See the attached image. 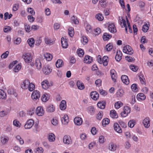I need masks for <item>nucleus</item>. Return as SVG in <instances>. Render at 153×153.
Wrapping results in <instances>:
<instances>
[{
  "instance_id": "obj_1",
  "label": "nucleus",
  "mask_w": 153,
  "mask_h": 153,
  "mask_svg": "<svg viewBox=\"0 0 153 153\" xmlns=\"http://www.w3.org/2000/svg\"><path fill=\"white\" fill-rule=\"evenodd\" d=\"M22 58L26 63H29L32 61L31 55L30 53H24L22 55Z\"/></svg>"
},
{
  "instance_id": "obj_2",
  "label": "nucleus",
  "mask_w": 153,
  "mask_h": 153,
  "mask_svg": "<svg viewBox=\"0 0 153 153\" xmlns=\"http://www.w3.org/2000/svg\"><path fill=\"white\" fill-rule=\"evenodd\" d=\"M123 52L125 53L130 55H132L133 53V51L131 47L129 45H127L123 47Z\"/></svg>"
},
{
  "instance_id": "obj_3",
  "label": "nucleus",
  "mask_w": 153,
  "mask_h": 153,
  "mask_svg": "<svg viewBox=\"0 0 153 153\" xmlns=\"http://www.w3.org/2000/svg\"><path fill=\"white\" fill-rule=\"evenodd\" d=\"M40 93L38 91H34L32 94V99L34 100L38 99L40 97Z\"/></svg>"
},
{
  "instance_id": "obj_4",
  "label": "nucleus",
  "mask_w": 153,
  "mask_h": 153,
  "mask_svg": "<svg viewBox=\"0 0 153 153\" xmlns=\"http://www.w3.org/2000/svg\"><path fill=\"white\" fill-rule=\"evenodd\" d=\"M34 123V121L32 119H30L27 120L25 125V129H30L33 126Z\"/></svg>"
},
{
  "instance_id": "obj_5",
  "label": "nucleus",
  "mask_w": 153,
  "mask_h": 153,
  "mask_svg": "<svg viewBox=\"0 0 153 153\" xmlns=\"http://www.w3.org/2000/svg\"><path fill=\"white\" fill-rule=\"evenodd\" d=\"M30 83L29 80L25 79L22 83L21 86L22 88L24 89H27L28 87V85Z\"/></svg>"
},
{
  "instance_id": "obj_6",
  "label": "nucleus",
  "mask_w": 153,
  "mask_h": 153,
  "mask_svg": "<svg viewBox=\"0 0 153 153\" xmlns=\"http://www.w3.org/2000/svg\"><path fill=\"white\" fill-rule=\"evenodd\" d=\"M44 113L43 107L41 106L38 107L36 108V113L39 116H41L43 115Z\"/></svg>"
},
{
  "instance_id": "obj_7",
  "label": "nucleus",
  "mask_w": 153,
  "mask_h": 153,
  "mask_svg": "<svg viewBox=\"0 0 153 153\" xmlns=\"http://www.w3.org/2000/svg\"><path fill=\"white\" fill-rule=\"evenodd\" d=\"M150 120L149 117H146L143 120V123L145 127L148 128L150 126Z\"/></svg>"
},
{
  "instance_id": "obj_8",
  "label": "nucleus",
  "mask_w": 153,
  "mask_h": 153,
  "mask_svg": "<svg viewBox=\"0 0 153 153\" xmlns=\"http://www.w3.org/2000/svg\"><path fill=\"white\" fill-rule=\"evenodd\" d=\"M108 29L109 31L112 33H115L117 31L113 23L110 24L109 25Z\"/></svg>"
},
{
  "instance_id": "obj_9",
  "label": "nucleus",
  "mask_w": 153,
  "mask_h": 153,
  "mask_svg": "<svg viewBox=\"0 0 153 153\" xmlns=\"http://www.w3.org/2000/svg\"><path fill=\"white\" fill-rule=\"evenodd\" d=\"M63 141L65 144H69L71 143L70 137L68 135H65L63 138Z\"/></svg>"
},
{
  "instance_id": "obj_10",
  "label": "nucleus",
  "mask_w": 153,
  "mask_h": 153,
  "mask_svg": "<svg viewBox=\"0 0 153 153\" xmlns=\"http://www.w3.org/2000/svg\"><path fill=\"white\" fill-rule=\"evenodd\" d=\"M61 42L62 46L63 48H66L68 46V43L67 42V39H65L63 37L61 38Z\"/></svg>"
},
{
  "instance_id": "obj_11",
  "label": "nucleus",
  "mask_w": 153,
  "mask_h": 153,
  "mask_svg": "<svg viewBox=\"0 0 153 153\" xmlns=\"http://www.w3.org/2000/svg\"><path fill=\"white\" fill-rule=\"evenodd\" d=\"M114 130L116 132L119 133H122V129L118 123H115L114 124Z\"/></svg>"
},
{
  "instance_id": "obj_12",
  "label": "nucleus",
  "mask_w": 153,
  "mask_h": 153,
  "mask_svg": "<svg viewBox=\"0 0 153 153\" xmlns=\"http://www.w3.org/2000/svg\"><path fill=\"white\" fill-rule=\"evenodd\" d=\"M90 96L92 99L96 100L98 99L99 94L96 91H92L90 94Z\"/></svg>"
},
{
  "instance_id": "obj_13",
  "label": "nucleus",
  "mask_w": 153,
  "mask_h": 153,
  "mask_svg": "<svg viewBox=\"0 0 153 153\" xmlns=\"http://www.w3.org/2000/svg\"><path fill=\"white\" fill-rule=\"evenodd\" d=\"M9 138L7 136L2 135L1 137V143L3 144L7 143L9 140Z\"/></svg>"
},
{
  "instance_id": "obj_14",
  "label": "nucleus",
  "mask_w": 153,
  "mask_h": 153,
  "mask_svg": "<svg viewBox=\"0 0 153 153\" xmlns=\"http://www.w3.org/2000/svg\"><path fill=\"white\" fill-rule=\"evenodd\" d=\"M75 124L78 126L80 125L82 123V121L81 118L79 117H76L74 119Z\"/></svg>"
},
{
  "instance_id": "obj_15",
  "label": "nucleus",
  "mask_w": 153,
  "mask_h": 153,
  "mask_svg": "<svg viewBox=\"0 0 153 153\" xmlns=\"http://www.w3.org/2000/svg\"><path fill=\"white\" fill-rule=\"evenodd\" d=\"M121 80L126 85H128L129 83V80L128 76L126 75H123L121 77Z\"/></svg>"
},
{
  "instance_id": "obj_16",
  "label": "nucleus",
  "mask_w": 153,
  "mask_h": 153,
  "mask_svg": "<svg viewBox=\"0 0 153 153\" xmlns=\"http://www.w3.org/2000/svg\"><path fill=\"white\" fill-rule=\"evenodd\" d=\"M122 54L120 50H118L115 57L116 60L118 62L120 61L122 59Z\"/></svg>"
},
{
  "instance_id": "obj_17",
  "label": "nucleus",
  "mask_w": 153,
  "mask_h": 153,
  "mask_svg": "<svg viewBox=\"0 0 153 153\" xmlns=\"http://www.w3.org/2000/svg\"><path fill=\"white\" fill-rule=\"evenodd\" d=\"M115 71L114 69H111V75L112 80L114 82L116 81V79L117 78L116 74H115Z\"/></svg>"
},
{
  "instance_id": "obj_18",
  "label": "nucleus",
  "mask_w": 153,
  "mask_h": 153,
  "mask_svg": "<svg viewBox=\"0 0 153 153\" xmlns=\"http://www.w3.org/2000/svg\"><path fill=\"white\" fill-rule=\"evenodd\" d=\"M106 104L105 101H102L98 102L97 103V105L98 107L100 108L104 109L105 108Z\"/></svg>"
},
{
  "instance_id": "obj_19",
  "label": "nucleus",
  "mask_w": 153,
  "mask_h": 153,
  "mask_svg": "<svg viewBox=\"0 0 153 153\" xmlns=\"http://www.w3.org/2000/svg\"><path fill=\"white\" fill-rule=\"evenodd\" d=\"M41 84L42 88L45 89H47L50 86L48 81L46 80L43 81Z\"/></svg>"
},
{
  "instance_id": "obj_20",
  "label": "nucleus",
  "mask_w": 153,
  "mask_h": 153,
  "mask_svg": "<svg viewBox=\"0 0 153 153\" xmlns=\"http://www.w3.org/2000/svg\"><path fill=\"white\" fill-rule=\"evenodd\" d=\"M68 121V116L67 114L64 115L63 117L61 118V122L63 124L66 125Z\"/></svg>"
},
{
  "instance_id": "obj_21",
  "label": "nucleus",
  "mask_w": 153,
  "mask_h": 153,
  "mask_svg": "<svg viewBox=\"0 0 153 153\" xmlns=\"http://www.w3.org/2000/svg\"><path fill=\"white\" fill-rule=\"evenodd\" d=\"M55 107L52 105H48L46 108V111L48 112H52L54 111Z\"/></svg>"
},
{
  "instance_id": "obj_22",
  "label": "nucleus",
  "mask_w": 153,
  "mask_h": 153,
  "mask_svg": "<svg viewBox=\"0 0 153 153\" xmlns=\"http://www.w3.org/2000/svg\"><path fill=\"white\" fill-rule=\"evenodd\" d=\"M59 107L61 110H65L66 107V102L65 100H62L60 103Z\"/></svg>"
},
{
  "instance_id": "obj_23",
  "label": "nucleus",
  "mask_w": 153,
  "mask_h": 153,
  "mask_svg": "<svg viewBox=\"0 0 153 153\" xmlns=\"http://www.w3.org/2000/svg\"><path fill=\"white\" fill-rule=\"evenodd\" d=\"M35 65L36 68L38 70H40L42 68V64L40 60L38 59H36L35 61Z\"/></svg>"
},
{
  "instance_id": "obj_24",
  "label": "nucleus",
  "mask_w": 153,
  "mask_h": 153,
  "mask_svg": "<svg viewBox=\"0 0 153 153\" xmlns=\"http://www.w3.org/2000/svg\"><path fill=\"white\" fill-rule=\"evenodd\" d=\"M117 146L115 144L111 143L109 144V149L110 150L114 151L116 149Z\"/></svg>"
},
{
  "instance_id": "obj_25",
  "label": "nucleus",
  "mask_w": 153,
  "mask_h": 153,
  "mask_svg": "<svg viewBox=\"0 0 153 153\" xmlns=\"http://www.w3.org/2000/svg\"><path fill=\"white\" fill-rule=\"evenodd\" d=\"M110 116L112 118H117L118 115L116 111L114 110H111L110 111Z\"/></svg>"
},
{
  "instance_id": "obj_26",
  "label": "nucleus",
  "mask_w": 153,
  "mask_h": 153,
  "mask_svg": "<svg viewBox=\"0 0 153 153\" xmlns=\"http://www.w3.org/2000/svg\"><path fill=\"white\" fill-rule=\"evenodd\" d=\"M63 65V62L62 60L59 59L56 62V65L57 68L62 67Z\"/></svg>"
},
{
  "instance_id": "obj_27",
  "label": "nucleus",
  "mask_w": 153,
  "mask_h": 153,
  "mask_svg": "<svg viewBox=\"0 0 153 153\" xmlns=\"http://www.w3.org/2000/svg\"><path fill=\"white\" fill-rule=\"evenodd\" d=\"M76 85L78 88L80 90H83L85 88L83 83L79 80L77 81Z\"/></svg>"
},
{
  "instance_id": "obj_28",
  "label": "nucleus",
  "mask_w": 153,
  "mask_h": 153,
  "mask_svg": "<svg viewBox=\"0 0 153 153\" xmlns=\"http://www.w3.org/2000/svg\"><path fill=\"white\" fill-rule=\"evenodd\" d=\"M92 61V58L89 56H85L84 58V62L86 63H90Z\"/></svg>"
},
{
  "instance_id": "obj_29",
  "label": "nucleus",
  "mask_w": 153,
  "mask_h": 153,
  "mask_svg": "<svg viewBox=\"0 0 153 153\" xmlns=\"http://www.w3.org/2000/svg\"><path fill=\"white\" fill-rule=\"evenodd\" d=\"M137 99L139 100H144L146 99V97L144 94L142 93L138 94L137 96Z\"/></svg>"
},
{
  "instance_id": "obj_30",
  "label": "nucleus",
  "mask_w": 153,
  "mask_h": 153,
  "mask_svg": "<svg viewBox=\"0 0 153 153\" xmlns=\"http://www.w3.org/2000/svg\"><path fill=\"white\" fill-rule=\"evenodd\" d=\"M102 61L103 65L104 66H106L108 65V57L107 56H104L102 58Z\"/></svg>"
},
{
  "instance_id": "obj_31",
  "label": "nucleus",
  "mask_w": 153,
  "mask_h": 153,
  "mask_svg": "<svg viewBox=\"0 0 153 153\" xmlns=\"http://www.w3.org/2000/svg\"><path fill=\"white\" fill-rule=\"evenodd\" d=\"M52 69H50L49 67L47 66L45 67L43 69V71L45 74H48L51 71Z\"/></svg>"
},
{
  "instance_id": "obj_32",
  "label": "nucleus",
  "mask_w": 153,
  "mask_h": 153,
  "mask_svg": "<svg viewBox=\"0 0 153 153\" xmlns=\"http://www.w3.org/2000/svg\"><path fill=\"white\" fill-rule=\"evenodd\" d=\"M55 136L53 133H51L49 134L48 139L50 142H53L55 140Z\"/></svg>"
},
{
  "instance_id": "obj_33",
  "label": "nucleus",
  "mask_w": 153,
  "mask_h": 153,
  "mask_svg": "<svg viewBox=\"0 0 153 153\" xmlns=\"http://www.w3.org/2000/svg\"><path fill=\"white\" fill-rule=\"evenodd\" d=\"M124 92L122 89H119L117 91L116 93V95L117 97H122L124 94Z\"/></svg>"
},
{
  "instance_id": "obj_34",
  "label": "nucleus",
  "mask_w": 153,
  "mask_h": 153,
  "mask_svg": "<svg viewBox=\"0 0 153 153\" xmlns=\"http://www.w3.org/2000/svg\"><path fill=\"white\" fill-rule=\"evenodd\" d=\"M81 42L83 45L86 44L88 42V40L87 37L82 36L81 38Z\"/></svg>"
},
{
  "instance_id": "obj_35",
  "label": "nucleus",
  "mask_w": 153,
  "mask_h": 153,
  "mask_svg": "<svg viewBox=\"0 0 153 153\" xmlns=\"http://www.w3.org/2000/svg\"><path fill=\"white\" fill-rule=\"evenodd\" d=\"M112 37L111 35L107 33H105L103 36L102 37L104 40H107L111 38Z\"/></svg>"
},
{
  "instance_id": "obj_36",
  "label": "nucleus",
  "mask_w": 153,
  "mask_h": 153,
  "mask_svg": "<svg viewBox=\"0 0 153 153\" xmlns=\"http://www.w3.org/2000/svg\"><path fill=\"white\" fill-rule=\"evenodd\" d=\"M45 57L46 60L48 61H50L53 58L52 55L50 53H47L44 55Z\"/></svg>"
},
{
  "instance_id": "obj_37",
  "label": "nucleus",
  "mask_w": 153,
  "mask_h": 153,
  "mask_svg": "<svg viewBox=\"0 0 153 153\" xmlns=\"http://www.w3.org/2000/svg\"><path fill=\"white\" fill-rule=\"evenodd\" d=\"M27 42L29 45L31 47H33V45H34L35 42L33 38H31L28 39L27 40Z\"/></svg>"
},
{
  "instance_id": "obj_38",
  "label": "nucleus",
  "mask_w": 153,
  "mask_h": 153,
  "mask_svg": "<svg viewBox=\"0 0 153 153\" xmlns=\"http://www.w3.org/2000/svg\"><path fill=\"white\" fill-rule=\"evenodd\" d=\"M123 105V103L120 101L116 102L114 105L115 108L117 109L119 108Z\"/></svg>"
},
{
  "instance_id": "obj_39",
  "label": "nucleus",
  "mask_w": 153,
  "mask_h": 153,
  "mask_svg": "<svg viewBox=\"0 0 153 153\" xmlns=\"http://www.w3.org/2000/svg\"><path fill=\"white\" fill-rule=\"evenodd\" d=\"M95 18L98 20L102 21L103 19V17L101 14L98 13L95 16Z\"/></svg>"
},
{
  "instance_id": "obj_40",
  "label": "nucleus",
  "mask_w": 153,
  "mask_h": 153,
  "mask_svg": "<svg viewBox=\"0 0 153 153\" xmlns=\"http://www.w3.org/2000/svg\"><path fill=\"white\" fill-rule=\"evenodd\" d=\"M135 123L136 122L134 120H130L128 122V125L129 127L132 128L134 126Z\"/></svg>"
},
{
  "instance_id": "obj_41",
  "label": "nucleus",
  "mask_w": 153,
  "mask_h": 153,
  "mask_svg": "<svg viewBox=\"0 0 153 153\" xmlns=\"http://www.w3.org/2000/svg\"><path fill=\"white\" fill-rule=\"evenodd\" d=\"M6 94L2 90H0V99H4L6 98Z\"/></svg>"
},
{
  "instance_id": "obj_42",
  "label": "nucleus",
  "mask_w": 153,
  "mask_h": 153,
  "mask_svg": "<svg viewBox=\"0 0 153 153\" xmlns=\"http://www.w3.org/2000/svg\"><path fill=\"white\" fill-rule=\"evenodd\" d=\"M28 86V90L30 91H31L34 90L35 86L32 83H30V82Z\"/></svg>"
},
{
  "instance_id": "obj_43",
  "label": "nucleus",
  "mask_w": 153,
  "mask_h": 153,
  "mask_svg": "<svg viewBox=\"0 0 153 153\" xmlns=\"http://www.w3.org/2000/svg\"><path fill=\"white\" fill-rule=\"evenodd\" d=\"M149 28V26L147 24L144 25L142 28V30L144 32H146L147 31Z\"/></svg>"
},
{
  "instance_id": "obj_44",
  "label": "nucleus",
  "mask_w": 153,
  "mask_h": 153,
  "mask_svg": "<svg viewBox=\"0 0 153 153\" xmlns=\"http://www.w3.org/2000/svg\"><path fill=\"white\" fill-rule=\"evenodd\" d=\"M47 96H48V94H45L42 96L41 99L43 102H46L48 100L49 98Z\"/></svg>"
},
{
  "instance_id": "obj_45",
  "label": "nucleus",
  "mask_w": 153,
  "mask_h": 153,
  "mask_svg": "<svg viewBox=\"0 0 153 153\" xmlns=\"http://www.w3.org/2000/svg\"><path fill=\"white\" fill-rule=\"evenodd\" d=\"M100 4L102 7H105L106 6L107 2L105 0H100Z\"/></svg>"
},
{
  "instance_id": "obj_46",
  "label": "nucleus",
  "mask_w": 153,
  "mask_h": 153,
  "mask_svg": "<svg viewBox=\"0 0 153 153\" xmlns=\"http://www.w3.org/2000/svg\"><path fill=\"white\" fill-rule=\"evenodd\" d=\"M137 86L136 84H133L131 85V88L133 91L137 92L138 91V89L137 88Z\"/></svg>"
},
{
  "instance_id": "obj_47",
  "label": "nucleus",
  "mask_w": 153,
  "mask_h": 153,
  "mask_svg": "<svg viewBox=\"0 0 153 153\" xmlns=\"http://www.w3.org/2000/svg\"><path fill=\"white\" fill-rule=\"evenodd\" d=\"M102 116L103 112L102 111H100L97 114L96 117L97 120H100L102 119Z\"/></svg>"
},
{
  "instance_id": "obj_48",
  "label": "nucleus",
  "mask_w": 153,
  "mask_h": 153,
  "mask_svg": "<svg viewBox=\"0 0 153 153\" xmlns=\"http://www.w3.org/2000/svg\"><path fill=\"white\" fill-rule=\"evenodd\" d=\"M71 20L75 24H77L79 23V21L77 20V17L74 16H73L71 17Z\"/></svg>"
},
{
  "instance_id": "obj_49",
  "label": "nucleus",
  "mask_w": 153,
  "mask_h": 153,
  "mask_svg": "<svg viewBox=\"0 0 153 153\" xmlns=\"http://www.w3.org/2000/svg\"><path fill=\"white\" fill-rule=\"evenodd\" d=\"M27 12L32 15H34L35 12L33 9L32 8H28L27 9Z\"/></svg>"
},
{
  "instance_id": "obj_50",
  "label": "nucleus",
  "mask_w": 153,
  "mask_h": 153,
  "mask_svg": "<svg viewBox=\"0 0 153 153\" xmlns=\"http://www.w3.org/2000/svg\"><path fill=\"white\" fill-rule=\"evenodd\" d=\"M113 48L112 44L110 43L106 46V48L107 51H111Z\"/></svg>"
},
{
  "instance_id": "obj_51",
  "label": "nucleus",
  "mask_w": 153,
  "mask_h": 153,
  "mask_svg": "<svg viewBox=\"0 0 153 153\" xmlns=\"http://www.w3.org/2000/svg\"><path fill=\"white\" fill-rule=\"evenodd\" d=\"M77 53L79 56H82L84 54V52L81 49H79L77 51Z\"/></svg>"
},
{
  "instance_id": "obj_52",
  "label": "nucleus",
  "mask_w": 153,
  "mask_h": 153,
  "mask_svg": "<svg viewBox=\"0 0 153 153\" xmlns=\"http://www.w3.org/2000/svg\"><path fill=\"white\" fill-rule=\"evenodd\" d=\"M130 68L134 72H136L138 69V68L137 66H135L134 65H131L130 66Z\"/></svg>"
},
{
  "instance_id": "obj_53",
  "label": "nucleus",
  "mask_w": 153,
  "mask_h": 153,
  "mask_svg": "<svg viewBox=\"0 0 153 153\" xmlns=\"http://www.w3.org/2000/svg\"><path fill=\"white\" fill-rule=\"evenodd\" d=\"M74 31L73 28H71L68 30V34L69 36L71 37H72L74 36Z\"/></svg>"
},
{
  "instance_id": "obj_54",
  "label": "nucleus",
  "mask_w": 153,
  "mask_h": 153,
  "mask_svg": "<svg viewBox=\"0 0 153 153\" xmlns=\"http://www.w3.org/2000/svg\"><path fill=\"white\" fill-rule=\"evenodd\" d=\"M110 122L109 119L107 118L104 119L102 121V125H106L108 124Z\"/></svg>"
},
{
  "instance_id": "obj_55",
  "label": "nucleus",
  "mask_w": 153,
  "mask_h": 153,
  "mask_svg": "<svg viewBox=\"0 0 153 153\" xmlns=\"http://www.w3.org/2000/svg\"><path fill=\"white\" fill-rule=\"evenodd\" d=\"M148 40L146 39V37L145 36L142 37L140 39V42L142 44H144L147 42Z\"/></svg>"
},
{
  "instance_id": "obj_56",
  "label": "nucleus",
  "mask_w": 153,
  "mask_h": 153,
  "mask_svg": "<svg viewBox=\"0 0 153 153\" xmlns=\"http://www.w3.org/2000/svg\"><path fill=\"white\" fill-rule=\"evenodd\" d=\"M124 112L126 113V114H128L130 112L131 110L129 107L127 106H126L124 107Z\"/></svg>"
},
{
  "instance_id": "obj_57",
  "label": "nucleus",
  "mask_w": 153,
  "mask_h": 153,
  "mask_svg": "<svg viewBox=\"0 0 153 153\" xmlns=\"http://www.w3.org/2000/svg\"><path fill=\"white\" fill-rule=\"evenodd\" d=\"M9 53L8 51H6L5 52L3 53L1 56V58L2 59L6 58L8 55Z\"/></svg>"
},
{
  "instance_id": "obj_58",
  "label": "nucleus",
  "mask_w": 153,
  "mask_h": 153,
  "mask_svg": "<svg viewBox=\"0 0 153 153\" xmlns=\"http://www.w3.org/2000/svg\"><path fill=\"white\" fill-rule=\"evenodd\" d=\"M13 124L15 126L19 127L21 126V124L19 121L17 120H14L13 121Z\"/></svg>"
},
{
  "instance_id": "obj_59",
  "label": "nucleus",
  "mask_w": 153,
  "mask_h": 153,
  "mask_svg": "<svg viewBox=\"0 0 153 153\" xmlns=\"http://www.w3.org/2000/svg\"><path fill=\"white\" fill-rule=\"evenodd\" d=\"M45 42L46 44L51 45V44L53 42V41H52V40H51L50 39H49L48 37H46L45 38Z\"/></svg>"
},
{
  "instance_id": "obj_60",
  "label": "nucleus",
  "mask_w": 153,
  "mask_h": 153,
  "mask_svg": "<svg viewBox=\"0 0 153 153\" xmlns=\"http://www.w3.org/2000/svg\"><path fill=\"white\" fill-rule=\"evenodd\" d=\"M43 151V149L41 147H38L35 150L36 153H42Z\"/></svg>"
},
{
  "instance_id": "obj_61",
  "label": "nucleus",
  "mask_w": 153,
  "mask_h": 153,
  "mask_svg": "<svg viewBox=\"0 0 153 153\" xmlns=\"http://www.w3.org/2000/svg\"><path fill=\"white\" fill-rule=\"evenodd\" d=\"M21 66L19 65H16L14 69V71L15 72H17L21 69Z\"/></svg>"
},
{
  "instance_id": "obj_62",
  "label": "nucleus",
  "mask_w": 153,
  "mask_h": 153,
  "mask_svg": "<svg viewBox=\"0 0 153 153\" xmlns=\"http://www.w3.org/2000/svg\"><path fill=\"white\" fill-rule=\"evenodd\" d=\"M126 59L127 60L128 62H132L135 60L134 58H132V57L129 56H126L125 57Z\"/></svg>"
},
{
  "instance_id": "obj_63",
  "label": "nucleus",
  "mask_w": 153,
  "mask_h": 153,
  "mask_svg": "<svg viewBox=\"0 0 153 153\" xmlns=\"http://www.w3.org/2000/svg\"><path fill=\"white\" fill-rule=\"evenodd\" d=\"M119 123L120 126L123 128H125L126 127V125L121 120H120L119 122Z\"/></svg>"
},
{
  "instance_id": "obj_64",
  "label": "nucleus",
  "mask_w": 153,
  "mask_h": 153,
  "mask_svg": "<svg viewBox=\"0 0 153 153\" xmlns=\"http://www.w3.org/2000/svg\"><path fill=\"white\" fill-rule=\"evenodd\" d=\"M91 134L93 135H94L96 134L97 131L95 127H93L91 128Z\"/></svg>"
}]
</instances>
